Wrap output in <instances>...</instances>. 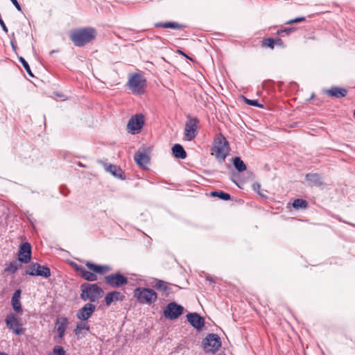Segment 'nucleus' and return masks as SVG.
Returning <instances> with one entry per match:
<instances>
[{
	"instance_id": "5",
	"label": "nucleus",
	"mask_w": 355,
	"mask_h": 355,
	"mask_svg": "<svg viewBox=\"0 0 355 355\" xmlns=\"http://www.w3.org/2000/svg\"><path fill=\"white\" fill-rule=\"evenodd\" d=\"M128 85L132 94L141 95L145 92L146 80L142 75L133 73L129 77Z\"/></svg>"
},
{
	"instance_id": "6",
	"label": "nucleus",
	"mask_w": 355,
	"mask_h": 355,
	"mask_svg": "<svg viewBox=\"0 0 355 355\" xmlns=\"http://www.w3.org/2000/svg\"><path fill=\"white\" fill-rule=\"evenodd\" d=\"M135 297L139 302L151 304L157 300V295L151 288H137L134 292Z\"/></svg>"
},
{
	"instance_id": "39",
	"label": "nucleus",
	"mask_w": 355,
	"mask_h": 355,
	"mask_svg": "<svg viewBox=\"0 0 355 355\" xmlns=\"http://www.w3.org/2000/svg\"><path fill=\"white\" fill-rule=\"evenodd\" d=\"M295 31V28H286L284 29V33L289 34L292 32H294Z\"/></svg>"
},
{
	"instance_id": "16",
	"label": "nucleus",
	"mask_w": 355,
	"mask_h": 355,
	"mask_svg": "<svg viewBox=\"0 0 355 355\" xmlns=\"http://www.w3.org/2000/svg\"><path fill=\"white\" fill-rule=\"evenodd\" d=\"M188 322L197 329H202L205 325V320L196 313H191L187 315Z\"/></svg>"
},
{
	"instance_id": "26",
	"label": "nucleus",
	"mask_w": 355,
	"mask_h": 355,
	"mask_svg": "<svg viewBox=\"0 0 355 355\" xmlns=\"http://www.w3.org/2000/svg\"><path fill=\"white\" fill-rule=\"evenodd\" d=\"M154 287L156 289L165 293L166 295L168 294L169 287L168 286L167 283L164 281L156 279L155 281Z\"/></svg>"
},
{
	"instance_id": "43",
	"label": "nucleus",
	"mask_w": 355,
	"mask_h": 355,
	"mask_svg": "<svg viewBox=\"0 0 355 355\" xmlns=\"http://www.w3.org/2000/svg\"><path fill=\"white\" fill-rule=\"evenodd\" d=\"M0 355H8V354L4 352H0Z\"/></svg>"
},
{
	"instance_id": "7",
	"label": "nucleus",
	"mask_w": 355,
	"mask_h": 355,
	"mask_svg": "<svg viewBox=\"0 0 355 355\" xmlns=\"http://www.w3.org/2000/svg\"><path fill=\"white\" fill-rule=\"evenodd\" d=\"M203 347L207 352H215L221 346L220 337L214 334H209L203 340Z\"/></svg>"
},
{
	"instance_id": "19",
	"label": "nucleus",
	"mask_w": 355,
	"mask_h": 355,
	"mask_svg": "<svg viewBox=\"0 0 355 355\" xmlns=\"http://www.w3.org/2000/svg\"><path fill=\"white\" fill-rule=\"evenodd\" d=\"M306 180L311 187H320L322 185V179L318 173H308Z\"/></svg>"
},
{
	"instance_id": "42",
	"label": "nucleus",
	"mask_w": 355,
	"mask_h": 355,
	"mask_svg": "<svg viewBox=\"0 0 355 355\" xmlns=\"http://www.w3.org/2000/svg\"><path fill=\"white\" fill-rule=\"evenodd\" d=\"M178 52L184 56L186 55L182 51H178Z\"/></svg>"
},
{
	"instance_id": "17",
	"label": "nucleus",
	"mask_w": 355,
	"mask_h": 355,
	"mask_svg": "<svg viewBox=\"0 0 355 355\" xmlns=\"http://www.w3.org/2000/svg\"><path fill=\"white\" fill-rule=\"evenodd\" d=\"M68 324H69V320L67 318L61 317V318H58L57 319L56 323H55V329L58 334V338L60 339L63 338Z\"/></svg>"
},
{
	"instance_id": "14",
	"label": "nucleus",
	"mask_w": 355,
	"mask_h": 355,
	"mask_svg": "<svg viewBox=\"0 0 355 355\" xmlns=\"http://www.w3.org/2000/svg\"><path fill=\"white\" fill-rule=\"evenodd\" d=\"M96 310V306L92 303L85 304L76 313V317L80 320H88Z\"/></svg>"
},
{
	"instance_id": "25",
	"label": "nucleus",
	"mask_w": 355,
	"mask_h": 355,
	"mask_svg": "<svg viewBox=\"0 0 355 355\" xmlns=\"http://www.w3.org/2000/svg\"><path fill=\"white\" fill-rule=\"evenodd\" d=\"M105 169L107 172L110 173L114 176L121 178V179H123V176H122L123 171L117 166L113 165V164H110L108 166H106Z\"/></svg>"
},
{
	"instance_id": "37",
	"label": "nucleus",
	"mask_w": 355,
	"mask_h": 355,
	"mask_svg": "<svg viewBox=\"0 0 355 355\" xmlns=\"http://www.w3.org/2000/svg\"><path fill=\"white\" fill-rule=\"evenodd\" d=\"M304 21H305V18L304 17H297L293 19L287 21L286 22V24H292L293 23H300V22Z\"/></svg>"
},
{
	"instance_id": "38",
	"label": "nucleus",
	"mask_w": 355,
	"mask_h": 355,
	"mask_svg": "<svg viewBox=\"0 0 355 355\" xmlns=\"http://www.w3.org/2000/svg\"><path fill=\"white\" fill-rule=\"evenodd\" d=\"M10 1L12 3V4L15 6V7L19 10H21V8L20 4L18 3L17 0H10Z\"/></svg>"
},
{
	"instance_id": "35",
	"label": "nucleus",
	"mask_w": 355,
	"mask_h": 355,
	"mask_svg": "<svg viewBox=\"0 0 355 355\" xmlns=\"http://www.w3.org/2000/svg\"><path fill=\"white\" fill-rule=\"evenodd\" d=\"M252 187L253 190L257 191L259 193V195H260L262 197H266V196L262 191H261V185L259 183L254 182L252 184Z\"/></svg>"
},
{
	"instance_id": "33",
	"label": "nucleus",
	"mask_w": 355,
	"mask_h": 355,
	"mask_svg": "<svg viewBox=\"0 0 355 355\" xmlns=\"http://www.w3.org/2000/svg\"><path fill=\"white\" fill-rule=\"evenodd\" d=\"M243 98L244 102L249 105L255 106V107H263V105H261L258 102L257 100H250V99L247 98L245 96H243Z\"/></svg>"
},
{
	"instance_id": "18",
	"label": "nucleus",
	"mask_w": 355,
	"mask_h": 355,
	"mask_svg": "<svg viewBox=\"0 0 355 355\" xmlns=\"http://www.w3.org/2000/svg\"><path fill=\"white\" fill-rule=\"evenodd\" d=\"M135 162L140 166H144L149 162V157L144 150H139L134 157Z\"/></svg>"
},
{
	"instance_id": "21",
	"label": "nucleus",
	"mask_w": 355,
	"mask_h": 355,
	"mask_svg": "<svg viewBox=\"0 0 355 355\" xmlns=\"http://www.w3.org/2000/svg\"><path fill=\"white\" fill-rule=\"evenodd\" d=\"M123 295L118 291L108 293L105 297V302L107 306H110L114 301L122 300Z\"/></svg>"
},
{
	"instance_id": "4",
	"label": "nucleus",
	"mask_w": 355,
	"mask_h": 355,
	"mask_svg": "<svg viewBox=\"0 0 355 355\" xmlns=\"http://www.w3.org/2000/svg\"><path fill=\"white\" fill-rule=\"evenodd\" d=\"M230 146L228 141L223 136L218 137L211 148V155H214L218 162L222 163L229 154Z\"/></svg>"
},
{
	"instance_id": "23",
	"label": "nucleus",
	"mask_w": 355,
	"mask_h": 355,
	"mask_svg": "<svg viewBox=\"0 0 355 355\" xmlns=\"http://www.w3.org/2000/svg\"><path fill=\"white\" fill-rule=\"evenodd\" d=\"M172 151L176 158L185 159L187 157V153L180 144H175L172 148Z\"/></svg>"
},
{
	"instance_id": "12",
	"label": "nucleus",
	"mask_w": 355,
	"mask_h": 355,
	"mask_svg": "<svg viewBox=\"0 0 355 355\" xmlns=\"http://www.w3.org/2000/svg\"><path fill=\"white\" fill-rule=\"evenodd\" d=\"M144 122V116L141 114H137L129 120L127 128L129 132L135 134L141 129Z\"/></svg>"
},
{
	"instance_id": "2",
	"label": "nucleus",
	"mask_w": 355,
	"mask_h": 355,
	"mask_svg": "<svg viewBox=\"0 0 355 355\" xmlns=\"http://www.w3.org/2000/svg\"><path fill=\"white\" fill-rule=\"evenodd\" d=\"M96 32L93 28H80L73 32L70 39L76 46H83L96 37Z\"/></svg>"
},
{
	"instance_id": "32",
	"label": "nucleus",
	"mask_w": 355,
	"mask_h": 355,
	"mask_svg": "<svg viewBox=\"0 0 355 355\" xmlns=\"http://www.w3.org/2000/svg\"><path fill=\"white\" fill-rule=\"evenodd\" d=\"M49 355H66V352L62 347L56 345L53 347L52 352L49 353Z\"/></svg>"
},
{
	"instance_id": "36",
	"label": "nucleus",
	"mask_w": 355,
	"mask_h": 355,
	"mask_svg": "<svg viewBox=\"0 0 355 355\" xmlns=\"http://www.w3.org/2000/svg\"><path fill=\"white\" fill-rule=\"evenodd\" d=\"M263 45L267 46L271 49H273L274 46H275V40H274V39H272V38L265 39L263 41Z\"/></svg>"
},
{
	"instance_id": "13",
	"label": "nucleus",
	"mask_w": 355,
	"mask_h": 355,
	"mask_svg": "<svg viewBox=\"0 0 355 355\" xmlns=\"http://www.w3.org/2000/svg\"><path fill=\"white\" fill-rule=\"evenodd\" d=\"M31 258V246L30 243L26 242L20 245L18 261L20 263H28Z\"/></svg>"
},
{
	"instance_id": "41",
	"label": "nucleus",
	"mask_w": 355,
	"mask_h": 355,
	"mask_svg": "<svg viewBox=\"0 0 355 355\" xmlns=\"http://www.w3.org/2000/svg\"><path fill=\"white\" fill-rule=\"evenodd\" d=\"M282 33H284V29H280L277 31V34L282 35Z\"/></svg>"
},
{
	"instance_id": "27",
	"label": "nucleus",
	"mask_w": 355,
	"mask_h": 355,
	"mask_svg": "<svg viewBox=\"0 0 355 355\" xmlns=\"http://www.w3.org/2000/svg\"><path fill=\"white\" fill-rule=\"evenodd\" d=\"M233 164L239 172H243L246 170V165L239 157H236L233 159Z\"/></svg>"
},
{
	"instance_id": "3",
	"label": "nucleus",
	"mask_w": 355,
	"mask_h": 355,
	"mask_svg": "<svg viewBox=\"0 0 355 355\" xmlns=\"http://www.w3.org/2000/svg\"><path fill=\"white\" fill-rule=\"evenodd\" d=\"M80 299L83 301H90L95 302L101 298L103 291L96 284L85 283L80 286Z\"/></svg>"
},
{
	"instance_id": "34",
	"label": "nucleus",
	"mask_w": 355,
	"mask_h": 355,
	"mask_svg": "<svg viewBox=\"0 0 355 355\" xmlns=\"http://www.w3.org/2000/svg\"><path fill=\"white\" fill-rule=\"evenodd\" d=\"M19 61L21 62V63L22 64L24 68L25 69V70L26 71V72L28 73L29 76H33V74L31 72V68L29 67V64H28V62L25 60L24 58H23L22 57H20L19 58Z\"/></svg>"
},
{
	"instance_id": "30",
	"label": "nucleus",
	"mask_w": 355,
	"mask_h": 355,
	"mask_svg": "<svg viewBox=\"0 0 355 355\" xmlns=\"http://www.w3.org/2000/svg\"><path fill=\"white\" fill-rule=\"evenodd\" d=\"M211 195L214 197H218L219 198L224 200H228L231 198V196L229 193H225L223 191H212Z\"/></svg>"
},
{
	"instance_id": "1",
	"label": "nucleus",
	"mask_w": 355,
	"mask_h": 355,
	"mask_svg": "<svg viewBox=\"0 0 355 355\" xmlns=\"http://www.w3.org/2000/svg\"><path fill=\"white\" fill-rule=\"evenodd\" d=\"M86 266L88 269L93 272L88 271L83 267L79 266H76V270L79 272L81 277L89 282L97 280V275L95 274V272L103 275L111 270L110 267L108 266L96 265L89 261L86 262Z\"/></svg>"
},
{
	"instance_id": "44",
	"label": "nucleus",
	"mask_w": 355,
	"mask_h": 355,
	"mask_svg": "<svg viewBox=\"0 0 355 355\" xmlns=\"http://www.w3.org/2000/svg\"><path fill=\"white\" fill-rule=\"evenodd\" d=\"M207 279H208L209 281H210V282H211V281H212V279H211V277H207Z\"/></svg>"
},
{
	"instance_id": "20",
	"label": "nucleus",
	"mask_w": 355,
	"mask_h": 355,
	"mask_svg": "<svg viewBox=\"0 0 355 355\" xmlns=\"http://www.w3.org/2000/svg\"><path fill=\"white\" fill-rule=\"evenodd\" d=\"M21 290H16L12 297L11 304L12 309L16 312H21L22 311L21 304L20 302Z\"/></svg>"
},
{
	"instance_id": "11",
	"label": "nucleus",
	"mask_w": 355,
	"mask_h": 355,
	"mask_svg": "<svg viewBox=\"0 0 355 355\" xmlns=\"http://www.w3.org/2000/svg\"><path fill=\"white\" fill-rule=\"evenodd\" d=\"M183 307L175 302L169 303L164 311V315L166 318L174 320L178 318L182 313Z\"/></svg>"
},
{
	"instance_id": "8",
	"label": "nucleus",
	"mask_w": 355,
	"mask_h": 355,
	"mask_svg": "<svg viewBox=\"0 0 355 355\" xmlns=\"http://www.w3.org/2000/svg\"><path fill=\"white\" fill-rule=\"evenodd\" d=\"M26 273L31 276H41L45 278L51 276L50 268L46 266H41L37 263H33L28 266Z\"/></svg>"
},
{
	"instance_id": "29",
	"label": "nucleus",
	"mask_w": 355,
	"mask_h": 355,
	"mask_svg": "<svg viewBox=\"0 0 355 355\" xmlns=\"http://www.w3.org/2000/svg\"><path fill=\"white\" fill-rule=\"evenodd\" d=\"M21 266L19 261H14L10 263V264L5 268V271L10 273H15Z\"/></svg>"
},
{
	"instance_id": "31",
	"label": "nucleus",
	"mask_w": 355,
	"mask_h": 355,
	"mask_svg": "<svg viewBox=\"0 0 355 355\" xmlns=\"http://www.w3.org/2000/svg\"><path fill=\"white\" fill-rule=\"evenodd\" d=\"M293 206L295 209H303L307 206V202L303 199H296L293 203Z\"/></svg>"
},
{
	"instance_id": "28",
	"label": "nucleus",
	"mask_w": 355,
	"mask_h": 355,
	"mask_svg": "<svg viewBox=\"0 0 355 355\" xmlns=\"http://www.w3.org/2000/svg\"><path fill=\"white\" fill-rule=\"evenodd\" d=\"M89 326L87 323L85 322H79L77 324L76 327L74 330V332L76 335L78 336L83 335V331H89Z\"/></svg>"
},
{
	"instance_id": "24",
	"label": "nucleus",
	"mask_w": 355,
	"mask_h": 355,
	"mask_svg": "<svg viewBox=\"0 0 355 355\" xmlns=\"http://www.w3.org/2000/svg\"><path fill=\"white\" fill-rule=\"evenodd\" d=\"M155 27H162L165 28H172V29H181L183 26L178 24V22L174 21H168V22H158L155 24Z\"/></svg>"
},
{
	"instance_id": "15",
	"label": "nucleus",
	"mask_w": 355,
	"mask_h": 355,
	"mask_svg": "<svg viewBox=\"0 0 355 355\" xmlns=\"http://www.w3.org/2000/svg\"><path fill=\"white\" fill-rule=\"evenodd\" d=\"M6 323L8 328L13 329L17 335H19L22 333V329L19 328H15L21 324V320L15 314L10 313L6 316Z\"/></svg>"
},
{
	"instance_id": "22",
	"label": "nucleus",
	"mask_w": 355,
	"mask_h": 355,
	"mask_svg": "<svg viewBox=\"0 0 355 355\" xmlns=\"http://www.w3.org/2000/svg\"><path fill=\"white\" fill-rule=\"evenodd\" d=\"M327 94L330 96H334L336 98L344 97L347 95V91L344 88H340L338 87H333L326 92Z\"/></svg>"
},
{
	"instance_id": "9",
	"label": "nucleus",
	"mask_w": 355,
	"mask_h": 355,
	"mask_svg": "<svg viewBox=\"0 0 355 355\" xmlns=\"http://www.w3.org/2000/svg\"><path fill=\"white\" fill-rule=\"evenodd\" d=\"M105 282L113 288H119L127 284L128 279L122 274L116 272L105 276Z\"/></svg>"
},
{
	"instance_id": "40",
	"label": "nucleus",
	"mask_w": 355,
	"mask_h": 355,
	"mask_svg": "<svg viewBox=\"0 0 355 355\" xmlns=\"http://www.w3.org/2000/svg\"><path fill=\"white\" fill-rule=\"evenodd\" d=\"M275 44L278 46H283V41L280 38L274 39Z\"/></svg>"
},
{
	"instance_id": "10",
	"label": "nucleus",
	"mask_w": 355,
	"mask_h": 355,
	"mask_svg": "<svg viewBox=\"0 0 355 355\" xmlns=\"http://www.w3.org/2000/svg\"><path fill=\"white\" fill-rule=\"evenodd\" d=\"M198 123L196 118L188 117L184 128V136L187 141H191L196 137Z\"/></svg>"
}]
</instances>
